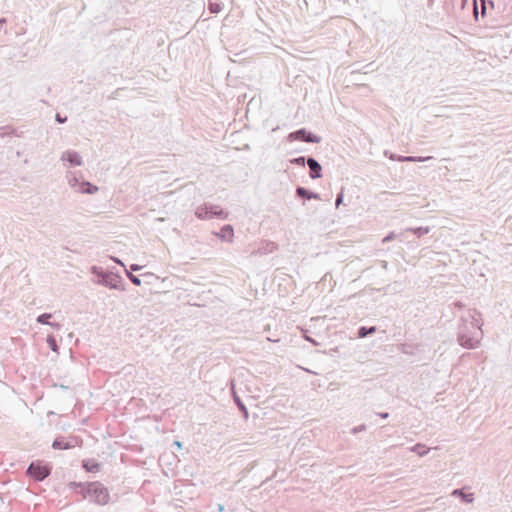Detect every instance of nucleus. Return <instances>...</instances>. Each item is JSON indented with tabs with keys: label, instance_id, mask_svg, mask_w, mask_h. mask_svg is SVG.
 Returning a JSON list of instances; mask_svg holds the SVG:
<instances>
[{
	"label": "nucleus",
	"instance_id": "c9c22d12",
	"mask_svg": "<svg viewBox=\"0 0 512 512\" xmlns=\"http://www.w3.org/2000/svg\"><path fill=\"white\" fill-rule=\"evenodd\" d=\"M6 22V18H0V27H2Z\"/></svg>",
	"mask_w": 512,
	"mask_h": 512
},
{
	"label": "nucleus",
	"instance_id": "6ab92c4d",
	"mask_svg": "<svg viewBox=\"0 0 512 512\" xmlns=\"http://www.w3.org/2000/svg\"><path fill=\"white\" fill-rule=\"evenodd\" d=\"M429 226H420L416 228H407L406 231L412 232L416 237L421 238L422 236L428 234L430 232Z\"/></svg>",
	"mask_w": 512,
	"mask_h": 512
},
{
	"label": "nucleus",
	"instance_id": "ea45409f",
	"mask_svg": "<svg viewBox=\"0 0 512 512\" xmlns=\"http://www.w3.org/2000/svg\"><path fill=\"white\" fill-rule=\"evenodd\" d=\"M489 5H490L491 7H493V6H494V3H493L492 1H489Z\"/></svg>",
	"mask_w": 512,
	"mask_h": 512
},
{
	"label": "nucleus",
	"instance_id": "7ed1b4c3",
	"mask_svg": "<svg viewBox=\"0 0 512 512\" xmlns=\"http://www.w3.org/2000/svg\"><path fill=\"white\" fill-rule=\"evenodd\" d=\"M91 273L97 277L94 281L96 284L102 285L109 289L125 291V285L122 277L113 272H106L101 267L92 266Z\"/></svg>",
	"mask_w": 512,
	"mask_h": 512
},
{
	"label": "nucleus",
	"instance_id": "9b49d317",
	"mask_svg": "<svg viewBox=\"0 0 512 512\" xmlns=\"http://www.w3.org/2000/svg\"><path fill=\"white\" fill-rule=\"evenodd\" d=\"M296 196H298L304 200H311V199L320 200L321 199L320 194L313 192V191H311L305 187H302V186H298L296 188Z\"/></svg>",
	"mask_w": 512,
	"mask_h": 512
},
{
	"label": "nucleus",
	"instance_id": "423d86ee",
	"mask_svg": "<svg viewBox=\"0 0 512 512\" xmlns=\"http://www.w3.org/2000/svg\"><path fill=\"white\" fill-rule=\"evenodd\" d=\"M287 141L293 142V141H302L305 143H320L321 137L312 133L311 131H308L306 128H300L298 130H295L287 135Z\"/></svg>",
	"mask_w": 512,
	"mask_h": 512
},
{
	"label": "nucleus",
	"instance_id": "4468645a",
	"mask_svg": "<svg viewBox=\"0 0 512 512\" xmlns=\"http://www.w3.org/2000/svg\"><path fill=\"white\" fill-rule=\"evenodd\" d=\"M388 157L391 160H396L399 162H424L428 159H431V157H419V156H405V157L396 158V154H394V153H391Z\"/></svg>",
	"mask_w": 512,
	"mask_h": 512
},
{
	"label": "nucleus",
	"instance_id": "f3484780",
	"mask_svg": "<svg viewBox=\"0 0 512 512\" xmlns=\"http://www.w3.org/2000/svg\"><path fill=\"white\" fill-rule=\"evenodd\" d=\"M410 451L416 453L420 457H423L429 453L430 448L422 443H417L410 448Z\"/></svg>",
	"mask_w": 512,
	"mask_h": 512
},
{
	"label": "nucleus",
	"instance_id": "b1692460",
	"mask_svg": "<svg viewBox=\"0 0 512 512\" xmlns=\"http://www.w3.org/2000/svg\"><path fill=\"white\" fill-rule=\"evenodd\" d=\"M208 9L210 13L217 14L222 10V4L218 2L209 1Z\"/></svg>",
	"mask_w": 512,
	"mask_h": 512
},
{
	"label": "nucleus",
	"instance_id": "c85d7f7f",
	"mask_svg": "<svg viewBox=\"0 0 512 512\" xmlns=\"http://www.w3.org/2000/svg\"><path fill=\"white\" fill-rule=\"evenodd\" d=\"M55 120L60 123V124H63L67 121V117L66 116H62L60 113H57L56 116H55Z\"/></svg>",
	"mask_w": 512,
	"mask_h": 512
},
{
	"label": "nucleus",
	"instance_id": "a211bd4d",
	"mask_svg": "<svg viewBox=\"0 0 512 512\" xmlns=\"http://www.w3.org/2000/svg\"><path fill=\"white\" fill-rule=\"evenodd\" d=\"M452 495L460 496L461 500L465 503H472L474 501V495L472 493H464L461 489H455Z\"/></svg>",
	"mask_w": 512,
	"mask_h": 512
},
{
	"label": "nucleus",
	"instance_id": "2f4dec72",
	"mask_svg": "<svg viewBox=\"0 0 512 512\" xmlns=\"http://www.w3.org/2000/svg\"><path fill=\"white\" fill-rule=\"evenodd\" d=\"M305 340H307L308 342L312 343L314 346H318L319 343L314 340L313 338L309 337V336H304Z\"/></svg>",
	"mask_w": 512,
	"mask_h": 512
},
{
	"label": "nucleus",
	"instance_id": "1a4fd4ad",
	"mask_svg": "<svg viewBox=\"0 0 512 512\" xmlns=\"http://www.w3.org/2000/svg\"><path fill=\"white\" fill-rule=\"evenodd\" d=\"M307 166L309 168V176L311 179L315 180L323 176L322 166L314 157H307Z\"/></svg>",
	"mask_w": 512,
	"mask_h": 512
},
{
	"label": "nucleus",
	"instance_id": "4be33fe9",
	"mask_svg": "<svg viewBox=\"0 0 512 512\" xmlns=\"http://www.w3.org/2000/svg\"><path fill=\"white\" fill-rule=\"evenodd\" d=\"M13 135H17V134H16V130L12 126L6 125V126L0 127V137H8V136H13Z\"/></svg>",
	"mask_w": 512,
	"mask_h": 512
},
{
	"label": "nucleus",
	"instance_id": "f8f14e48",
	"mask_svg": "<svg viewBox=\"0 0 512 512\" xmlns=\"http://www.w3.org/2000/svg\"><path fill=\"white\" fill-rule=\"evenodd\" d=\"M100 463L93 458L82 460V468L88 473H98L100 471Z\"/></svg>",
	"mask_w": 512,
	"mask_h": 512
},
{
	"label": "nucleus",
	"instance_id": "4c0bfd02",
	"mask_svg": "<svg viewBox=\"0 0 512 512\" xmlns=\"http://www.w3.org/2000/svg\"><path fill=\"white\" fill-rule=\"evenodd\" d=\"M175 444H176V447H179V448H181V446H182L181 442H179V441H175Z\"/></svg>",
	"mask_w": 512,
	"mask_h": 512
},
{
	"label": "nucleus",
	"instance_id": "a19ab883",
	"mask_svg": "<svg viewBox=\"0 0 512 512\" xmlns=\"http://www.w3.org/2000/svg\"><path fill=\"white\" fill-rule=\"evenodd\" d=\"M383 267H384V268H386V267H387V262H385V261H384Z\"/></svg>",
	"mask_w": 512,
	"mask_h": 512
},
{
	"label": "nucleus",
	"instance_id": "39448f33",
	"mask_svg": "<svg viewBox=\"0 0 512 512\" xmlns=\"http://www.w3.org/2000/svg\"><path fill=\"white\" fill-rule=\"evenodd\" d=\"M52 468L48 464H42L40 461L30 463L26 474L34 481L41 482L51 474Z\"/></svg>",
	"mask_w": 512,
	"mask_h": 512
},
{
	"label": "nucleus",
	"instance_id": "dca6fc26",
	"mask_svg": "<svg viewBox=\"0 0 512 512\" xmlns=\"http://www.w3.org/2000/svg\"><path fill=\"white\" fill-rule=\"evenodd\" d=\"M98 191V187L93 185L92 183L83 180L81 182V187L79 188V192L83 194H94Z\"/></svg>",
	"mask_w": 512,
	"mask_h": 512
},
{
	"label": "nucleus",
	"instance_id": "72a5a7b5",
	"mask_svg": "<svg viewBox=\"0 0 512 512\" xmlns=\"http://www.w3.org/2000/svg\"><path fill=\"white\" fill-rule=\"evenodd\" d=\"M481 3H482V14H485L486 13V3H485V0H481Z\"/></svg>",
	"mask_w": 512,
	"mask_h": 512
},
{
	"label": "nucleus",
	"instance_id": "cd10ccee",
	"mask_svg": "<svg viewBox=\"0 0 512 512\" xmlns=\"http://www.w3.org/2000/svg\"><path fill=\"white\" fill-rule=\"evenodd\" d=\"M343 198H344V195H343V189L337 194L336 196V200H335V206L336 207H339L340 204L343 202Z\"/></svg>",
	"mask_w": 512,
	"mask_h": 512
},
{
	"label": "nucleus",
	"instance_id": "9d476101",
	"mask_svg": "<svg viewBox=\"0 0 512 512\" xmlns=\"http://www.w3.org/2000/svg\"><path fill=\"white\" fill-rule=\"evenodd\" d=\"M62 161H67L71 166H81L83 164L80 154L76 151H65L61 155Z\"/></svg>",
	"mask_w": 512,
	"mask_h": 512
},
{
	"label": "nucleus",
	"instance_id": "bb28decb",
	"mask_svg": "<svg viewBox=\"0 0 512 512\" xmlns=\"http://www.w3.org/2000/svg\"><path fill=\"white\" fill-rule=\"evenodd\" d=\"M367 429V426L365 424H361V425H358L356 427H353L351 430H350V433L355 435L359 432H362V431H365Z\"/></svg>",
	"mask_w": 512,
	"mask_h": 512
},
{
	"label": "nucleus",
	"instance_id": "2eb2a0df",
	"mask_svg": "<svg viewBox=\"0 0 512 512\" xmlns=\"http://www.w3.org/2000/svg\"><path fill=\"white\" fill-rule=\"evenodd\" d=\"M52 317V314L51 313H43V314H40L37 318H36V321L39 323V324H42V325H50L51 327H53L54 329L56 330H59L61 325L57 322H50L49 320L51 319Z\"/></svg>",
	"mask_w": 512,
	"mask_h": 512
},
{
	"label": "nucleus",
	"instance_id": "f257e3e1",
	"mask_svg": "<svg viewBox=\"0 0 512 512\" xmlns=\"http://www.w3.org/2000/svg\"><path fill=\"white\" fill-rule=\"evenodd\" d=\"M483 321L481 313L476 309H469L466 316L459 320L457 329V342L465 349H475L483 338Z\"/></svg>",
	"mask_w": 512,
	"mask_h": 512
},
{
	"label": "nucleus",
	"instance_id": "f704fd0d",
	"mask_svg": "<svg viewBox=\"0 0 512 512\" xmlns=\"http://www.w3.org/2000/svg\"><path fill=\"white\" fill-rule=\"evenodd\" d=\"M455 306L459 309H462L464 307V304L460 301L455 302Z\"/></svg>",
	"mask_w": 512,
	"mask_h": 512
},
{
	"label": "nucleus",
	"instance_id": "20e7f679",
	"mask_svg": "<svg viewBox=\"0 0 512 512\" xmlns=\"http://www.w3.org/2000/svg\"><path fill=\"white\" fill-rule=\"evenodd\" d=\"M195 216L200 220H211L214 218L225 220L228 218L229 213L219 205L206 202L196 208Z\"/></svg>",
	"mask_w": 512,
	"mask_h": 512
},
{
	"label": "nucleus",
	"instance_id": "c756f323",
	"mask_svg": "<svg viewBox=\"0 0 512 512\" xmlns=\"http://www.w3.org/2000/svg\"><path fill=\"white\" fill-rule=\"evenodd\" d=\"M396 237L394 232H390L387 236H385L382 240L383 243L393 240Z\"/></svg>",
	"mask_w": 512,
	"mask_h": 512
},
{
	"label": "nucleus",
	"instance_id": "e433bc0d",
	"mask_svg": "<svg viewBox=\"0 0 512 512\" xmlns=\"http://www.w3.org/2000/svg\"><path fill=\"white\" fill-rule=\"evenodd\" d=\"M113 260H114L116 263H118V264L124 265V264H123L119 259H117V258H113Z\"/></svg>",
	"mask_w": 512,
	"mask_h": 512
},
{
	"label": "nucleus",
	"instance_id": "393cba45",
	"mask_svg": "<svg viewBox=\"0 0 512 512\" xmlns=\"http://www.w3.org/2000/svg\"><path fill=\"white\" fill-rule=\"evenodd\" d=\"M126 271V276L128 277V279L135 285V286H140L141 285V279L134 275L132 272L128 271V270H125Z\"/></svg>",
	"mask_w": 512,
	"mask_h": 512
},
{
	"label": "nucleus",
	"instance_id": "412c9836",
	"mask_svg": "<svg viewBox=\"0 0 512 512\" xmlns=\"http://www.w3.org/2000/svg\"><path fill=\"white\" fill-rule=\"evenodd\" d=\"M68 183L69 185L79 192V188L81 187V182L79 181V178L76 176V174L69 173L67 175Z\"/></svg>",
	"mask_w": 512,
	"mask_h": 512
},
{
	"label": "nucleus",
	"instance_id": "5701e85b",
	"mask_svg": "<svg viewBox=\"0 0 512 512\" xmlns=\"http://www.w3.org/2000/svg\"><path fill=\"white\" fill-rule=\"evenodd\" d=\"M46 342H47L49 348L53 352H58L59 346H58L56 338L53 335H48L47 338H46Z\"/></svg>",
	"mask_w": 512,
	"mask_h": 512
},
{
	"label": "nucleus",
	"instance_id": "58836bf2",
	"mask_svg": "<svg viewBox=\"0 0 512 512\" xmlns=\"http://www.w3.org/2000/svg\"><path fill=\"white\" fill-rule=\"evenodd\" d=\"M60 387H61L62 389H68V386H65V385H60Z\"/></svg>",
	"mask_w": 512,
	"mask_h": 512
},
{
	"label": "nucleus",
	"instance_id": "ddd939ff",
	"mask_svg": "<svg viewBox=\"0 0 512 512\" xmlns=\"http://www.w3.org/2000/svg\"><path fill=\"white\" fill-rule=\"evenodd\" d=\"M232 395H233V401L234 403L236 404V406L238 407V409L241 411L244 419H248L249 417V412H248V409L247 407L245 406V404L243 403V401L241 400L240 396L235 392L234 390V384L232 383Z\"/></svg>",
	"mask_w": 512,
	"mask_h": 512
},
{
	"label": "nucleus",
	"instance_id": "a878e982",
	"mask_svg": "<svg viewBox=\"0 0 512 512\" xmlns=\"http://www.w3.org/2000/svg\"><path fill=\"white\" fill-rule=\"evenodd\" d=\"M290 163L298 166H305L307 164V157L299 156L296 158L290 159Z\"/></svg>",
	"mask_w": 512,
	"mask_h": 512
},
{
	"label": "nucleus",
	"instance_id": "aec40b11",
	"mask_svg": "<svg viewBox=\"0 0 512 512\" xmlns=\"http://www.w3.org/2000/svg\"><path fill=\"white\" fill-rule=\"evenodd\" d=\"M376 330L377 329L375 326H370V327L361 326L358 328L357 335L359 338H365L368 335L374 334L376 332Z\"/></svg>",
	"mask_w": 512,
	"mask_h": 512
},
{
	"label": "nucleus",
	"instance_id": "f03ea898",
	"mask_svg": "<svg viewBox=\"0 0 512 512\" xmlns=\"http://www.w3.org/2000/svg\"><path fill=\"white\" fill-rule=\"evenodd\" d=\"M68 488L91 504L105 506L110 502V492L100 481L70 482Z\"/></svg>",
	"mask_w": 512,
	"mask_h": 512
},
{
	"label": "nucleus",
	"instance_id": "473e14b6",
	"mask_svg": "<svg viewBox=\"0 0 512 512\" xmlns=\"http://www.w3.org/2000/svg\"><path fill=\"white\" fill-rule=\"evenodd\" d=\"M377 415L382 419H387L389 417L388 412H379V413H377Z\"/></svg>",
	"mask_w": 512,
	"mask_h": 512
},
{
	"label": "nucleus",
	"instance_id": "7c9ffc66",
	"mask_svg": "<svg viewBox=\"0 0 512 512\" xmlns=\"http://www.w3.org/2000/svg\"><path fill=\"white\" fill-rule=\"evenodd\" d=\"M142 267L138 264H132L130 266V272L139 271Z\"/></svg>",
	"mask_w": 512,
	"mask_h": 512
},
{
	"label": "nucleus",
	"instance_id": "0eeeda50",
	"mask_svg": "<svg viewBox=\"0 0 512 512\" xmlns=\"http://www.w3.org/2000/svg\"><path fill=\"white\" fill-rule=\"evenodd\" d=\"M81 444L82 440L78 436H69L68 438L59 436L54 439L52 448L55 450H68Z\"/></svg>",
	"mask_w": 512,
	"mask_h": 512
},
{
	"label": "nucleus",
	"instance_id": "6e6552de",
	"mask_svg": "<svg viewBox=\"0 0 512 512\" xmlns=\"http://www.w3.org/2000/svg\"><path fill=\"white\" fill-rule=\"evenodd\" d=\"M212 234L222 242L232 243L234 241V228L230 224H225L220 231H213Z\"/></svg>",
	"mask_w": 512,
	"mask_h": 512
}]
</instances>
